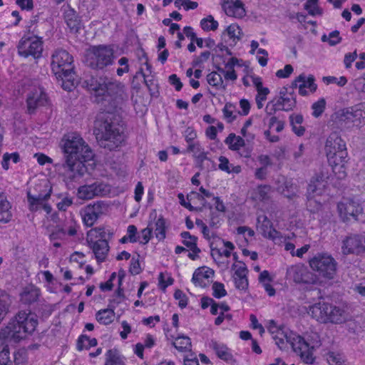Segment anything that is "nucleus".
Returning <instances> with one entry per match:
<instances>
[{
    "label": "nucleus",
    "instance_id": "nucleus-33",
    "mask_svg": "<svg viewBox=\"0 0 365 365\" xmlns=\"http://www.w3.org/2000/svg\"><path fill=\"white\" fill-rule=\"evenodd\" d=\"M277 190L289 200H294L298 196V187L291 181L286 180L277 187Z\"/></svg>",
    "mask_w": 365,
    "mask_h": 365
},
{
    "label": "nucleus",
    "instance_id": "nucleus-4",
    "mask_svg": "<svg viewBox=\"0 0 365 365\" xmlns=\"http://www.w3.org/2000/svg\"><path fill=\"white\" fill-rule=\"evenodd\" d=\"M38 324L36 316L24 311L19 312L8 324L0 331V339H10L17 342L31 334Z\"/></svg>",
    "mask_w": 365,
    "mask_h": 365
},
{
    "label": "nucleus",
    "instance_id": "nucleus-61",
    "mask_svg": "<svg viewBox=\"0 0 365 365\" xmlns=\"http://www.w3.org/2000/svg\"><path fill=\"white\" fill-rule=\"evenodd\" d=\"M183 136L189 145L195 142L194 140L197 138V133L193 128L188 127L184 131Z\"/></svg>",
    "mask_w": 365,
    "mask_h": 365
},
{
    "label": "nucleus",
    "instance_id": "nucleus-30",
    "mask_svg": "<svg viewBox=\"0 0 365 365\" xmlns=\"http://www.w3.org/2000/svg\"><path fill=\"white\" fill-rule=\"evenodd\" d=\"M362 117V110L357 106L345 108L338 113L339 120L346 123H352Z\"/></svg>",
    "mask_w": 365,
    "mask_h": 365
},
{
    "label": "nucleus",
    "instance_id": "nucleus-58",
    "mask_svg": "<svg viewBox=\"0 0 365 365\" xmlns=\"http://www.w3.org/2000/svg\"><path fill=\"white\" fill-rule=\"evenodd\" d=\"M304 8L312 16L319 14L317 0H307L304 4Z\"/></svg>",
    "mask_w": 365,
    "mask_h": 365
},
{
    "label": "nucleus",
    "instance_id": "nucleus-36",
    "mask_svg": "<svg viewBox=\"0 0 365 365\" xmlns=\"http://www.w3.org/2000/svg\"><path fill=\"white\" fill-rule=\"evenodd\" d=\"M209 242L211 251H221L224 249L225 250V251H227V249L230 250L235 249V246L232 242L225 241L217 236H212V238L209 240Z\"/></svg>",
    "mask_w": 365,
    "mask_h": 365
},
{
    "label": "nucleus",
    "instance_id": "nucleus-23",
    "mask_svg": "<svg viewBox=\"0 0 365 365\" xmlns=\"http://www.w3.org/2000/svg\"><path fill=\"white\" fill-rule=\"evenodd\" d=\"M331 304L325 302H319L309 307L308 313L317 322L327 323L329 310H331Z\"/></svg>",
    "mask_w": 365,
    "mask_h": 365
},
{
    "label": "nucleus",
    "instance_id": "nucleus-22",
    "mask_svg": "<svg viewBox=\"0 0 365 365\" xmlns=\"http://www.w3.org/2000/svg\"><path fill=\"white\" fill-rule=\"evenodd\" d=\"M329 165L332 167L333 172L339 173V178L345 176L344 166L346 162L347 152L342 150L336 152L334 155H327Z\"/></svg>",
    "mask_w": 365,
    "mask_h": 365
},
{
    "label": "nucleus",
    "instance_id": "nucleus-5",
    "mask_svg": "<svg viewBox=\"0 0 365 365\" xmlns=\"http://www.w3.org/2000/svg\"><path fill=\"white\" fill-rule=\"evenodd\" d=\"M27 201L29 210L34 212L44 210L46 213L51 211V207L48 200L51 197V187L47 182L43 181L36 184L27 190Z\"/></svg>",
    "mask_w": 365,
    "mask_h": 365
},
{
    "label": "nucleus",
    "instance_id": "nucleus-6",
    "mask_svg": "<svg viewBox=\"0 0 365 365\" xmlns=\"http://www.w3.org/2000/svg\"><path fill=\"white\" fill-rule=\"evenodd\" d=\"M113 51L106 46H94L87 53L86 64L94 69H103L113 61Z\"/></svg>",
    "mask_w": 365,
    "mask_h": 365
},
{
    "label": "nucleus",
    "instance_id": "nucleus-41",
    "mask_svg": "<svg viewBox=\"0 0 365 365\" xmlns=\"http://www.w3.org/2000/svg\"><path fill=\"white\" fill-rule=\"evenodd\" d=\"M225 143L229 149L233 151L240 150L245 145V140L235 133H230L225 140Z\"/></svg>",
    "mask_w": 365,
    "mask_h": 365
},
{
    "label": "nucleus",
    "instance_id": "nucleus-21",
    "mask_svg": "<svg viewBox=\"0 0 365 365\" xmlns=\"http://www.w3.org/2000/svg\"><path fill=\"white\" fill-rule=\"evenodd\" d=\"M48 101L46 94L41 88H35L29 93L26 99L29 113H34L41 106L46 105Z\"/></svg>",
    "mask_w": 365,
    "mask_h": 365
},
{
    "label": "nucleus",
    "instance_id": "nucleus-14",
    "mask_svg": "<svg viewBox=\"0 0 365 365\" xmlns=\"http://www.w3.org/2000/svg\"><path fill=\"white\" fill-rule=\"evenodd\" d=\"M287 274L297 284H315L318 282L317 276L303 264L291 266L287 269Z\"/></svg>",
    "mask_w": 365,
    "mask_h": 365
},
{
    "label": "nucleus",
    "instance_id": "nucleus-34",
    "mask_svg": "<svg viewBox=\"0 0 365 365\" xmlns=\"http://www.w3.org/2000/svg\"><path fill=\"white\" fill-rule=\"evenodd\" d=\"M327 323L341 324L346 319V314L344 309L331 304L329 310Z\"/></svg>",
    "mask_w": 365,
    "mask_h": 365
},
{
    "label": "nucleus",
    "instance_id": "nucleus-24",
    "mask_svg": "<svg viewBox=\"0 0 365 365\" xmlns=\"http://www.w3.org/2000/svg\"><path fill=\"white\" fill-rule=\"evenodd\" d=\"M272 193V187L267 185H260L252 188L250 192V198L256 205L270 200Z\"/></svg>",
    "mask_w": 365,
    "mask_h": 365
},
{
    "label": "nucleus",
    "instance_id": "nucleus-29",
    "mask_svg": "<svg viewBox=\"0 0 365 365\" xmlns=\"http://www.w3.org/2000/svg\"><path fill=\"white\" fill-rule=\"evenodd\" d=\"M342 249L347 251H365V236L356 235L347 237L343 240Z\"/></svg>",
    "mask_w": 365,
    "mask_h": 365
},
{
    "label": "nucleus",
    "instance_id": "nucleus-19",
    "mask_svg": "<svg viewBox=\"0 0 365 365\" xmlns=\"http://www.w3.org/2000/svg\"><path fill=\"white\" fill-rule=\"evenodd\" d=\"M103 214V204L100 202L88 205L81 211L83 222L87 227H92Z\"/></svg>",
    "mask_w": 365,
    "mask_h": 365
},
{
    "label": "nucleus",
    "instance_id": "nucleus-7",
    "mask_svg": "<svg viewBox=\"0 0 365 365\" xmlns=\"http://www.w3.org/2000/svg\"><path fill=\"white\" fill-rule=\"evenodd\" d=\"M137 54L139 56V60L142 66L133 78L137 80L142 78L147 86L150 95L158 97L160 93L158 81V79L152 75L151 66L148 63L146 53L143 49H140L138 51Z\"/></svg>",
    "mask_w": 365,
    "mask_h": 365
},
{
    "label": "nucleus",
    "instance_id": "nucleus-44",
    "mask_svg": "<svg viewBox=\"0 0 365 365\" xmlns=\"http://www.w3.org/2000/svg\"><path fill=\"white\" fill-rule=\"evenodd\" d=\"M115 313L111 309L99 310L96 314V320L104 325H108L114 320Z\"/></svg>",
    "mask_w": 365,
    "mask_h": 365
},
{
    "label": "nucleus",
    "instance_id": "nucleus-42",
    "mask_svg": "<svg viewBox=\"0 0 365 365\" xmlns=\"http://www.w3.org/2000/svg\"><path fill=\"white\" fill-rule=\"evenodd\" d=\"M280 237L279 240H273L275 244L279 245H284L286 251H293L295 249V236L293 233L289 235H282L280 232L278 235Z\"/></svg>",
    "mask_w": 365,
    "mask_h": 365
},
{
    "label": "nucleus",
    "instance_id": "nucleus-25",
    "mask_svg": "<svg viewBox=\"0 0 365 365\" xmlns=\"http://www.w3.org/2000/svg\"><path fill=\"white\" fill-rule=\"evenodd\" d=\"M222 8L227 16L242 18L245 16V9L240 0H223Z\"/></svg>",
    "mask_w": 365,
    "mask_h": 365
},
{
    "label": "nucleus",
    "instance_id": "nucleus-56",
    "mask_svg": "<svg viewBox=\"0 0 365 365\" xmlns=\"http://www.w3.org/2000/svg\"><path fill=\"white\" fill-rule=\"evenodd\" d=\"M232 269H235L233 277H245L248 273V270L244 263L240 262L239 265L234 264Z\"/></svg>",
    "mask_w": 365,
    "mask_h": 365
},
{
    "label": "nucleus",
    "instance_id": "nucleus-15",
    "mask_svg": "<svg viewBox=\"0 0 365 365\" xmlns=\"http://www.w3.org/2000/svg\"><path fill=\"white\" fill-rule=\"evenodd\" d=\"M289 343L294 351L300 356L306 364H312L314 357L312 354L313 347L304 339L301 336L292 332L289 338Z\"/></svg>",
    "mask_w": 365,
    "mask_h": 365
},
{
    "label": "nucleus",
    "instance_id": "nucleus-32",
    "mask_svg": "<svg viewBox=\"0 0 365 365\" xmlns=\"http://www.w3.org/2000/svg\"><path fill=\"white\" fill-rule=\"evenodd\" d=\"M209 346L215 351V354L220 359L226 362L233 361V356L226 345L212 340Z\"/></svg>",
    "mask_w": 365,
    "mask_h": 365
},
{
    "label": "nucleus",
    "instance_id": "nucleus-18",
    "mask_svg": "<svg viewBox=\"0 0 365 365\" xmlns=\"http://www.w3.org/2000/svg\"><path fill=\"white\" fill-rule=\"evenodd\" d=\"M292 86L299 88V93L305 96L314 93L317 88L315 78L313 75L307 76L302 73L298 76L292 83Z\"/></svg>",
    "mask_w": 365,
    "mask_h": 365
},
{
    "label": "nucleus",
    "instance_id": "nucleus-9",
    "mask_svg": "<svg viewBox=\"0 0 365 365\" xmlns=\"http://www.w3.org/2000/svg\"><path fill=\"white\" fill-rule=\"evenodd\" d=\"M18 54L24 58L29 56L38 59L42 56L43 41L36 36H24L17 46Z\"/></svg>",
    "mask_w": 365,
    "mask_h": 365
},
{
    "label": "nucleus",
    "instance_id": "nucleus-35",
    "mask_svg": "<svg viewBox=\"0 0 365 365\" xmlns=\"http://www.w3.org/2000/svg\"><path fill=\"white\" fill-rule=\"evenodd\" d=\"M11 205L4 192H0V222H8L11 218Z\"/></svg>",
    "mask_w": 365,
    "mask_h": 365
},
{
    "label": "nucleus",
    "instance_id": "nucleus-54",
    "mask_svg": "<svg viewBox=\"0 0 365 365\" xmlns=\"http://www.w3.org/2000/svg\"><path fill=\"white\" fill-rule=\"evenodd\" d=\"M326 106V102L324 98L319 99L318 101L315 102L312 108L313 109V115L314 117H319L324 112Z\"/></svg>",
    "mask_w": 365,
    "mask_h": 365
},
{
    "label": "nucleus",
    "instance_id": "nucleus-2",
    "mask_svg": "<svg viewBox=\"0 0 365 365\" xmlns=\"http://www.w3.org/2000/svg\"><path fill=\"white\" fill-rule=\"evenodd\" d=\"M61 147L63 153V162L59 171L66 184L78 182L87 173L84 163L92 160L94 154L83 138L76 133L65 135Z\"/></svg>",
    "mask_w": 365,
    "mask_h": 365
},
{
    "label": "nucleus",
    "instance_id": "nucleus-43",
    "mask_svg": "<svg viewBox=\"0 0 365 365\" xmlns=\"http://www.w3.org/2000/svg\"><path fill=\"white\" fill-rule=\"evenodd\" d=\"M219 169L227 173L239 174L242 170L240 165H233L230 164L229 160L225 156H220L219 158Z\"/></svg>",
    "mask_w": 365,
    "mask_h": 365
},
{
    "label": "nucleus",
    "instance_id": "nucleus-49",
    "mask_svg": "<svg viewBox=\"0 0 365 365\" xmlns=\"http://www.w3.org/2000/svg\"><path fill=\"white\" fill-rule=\"evenodd\" d=\"M200 26L204 31H215L217 29L218 23L212 16H209L201 20Z\"/></svg>",
    "mask_w": 365,
    "mask_h": 365
},
{
    "label": "nucleus",
    "instance_id": "nucleus-12",
    "mask_svg": "<svg viewBox=\"0 0 365 365\" xmlns=\"http://www.w3.org/2000/svg\"><path fill=\"white\" fill-rule=\"evenodd\" d=\"M112 236V232L99 227L93 228L87 232L86 240L93 251H109L108 241Z\"/></svg>",
    "mask_w": 365,
    "mask_h": 365
},
{
    "label": "nucleus",
    "instance_id": "nucleus-37",
    "mask_svg": "<svg viewBox=\"0 0 365 365\" xmlns=\"http://www.w3.org/2000/svg\"><path fill=\"white\" fill-rule=\"evenodd\" d=\"M11 303L12 299L10 295L4 290L0 289V322L9 312Z\"/></svg>",
    "mask_w": 365,
    "mask_h": 365
},
{
    "label": "nucleus",
    "instance_id": "nucleus-38",
    "mask_svg": "<svg viewBox=\"0 0 365 365\" xmlns=\"http://www.w3.org/2000/svg\"><path fill=\"white\" fill-rule=\"evenodd\" d=\"M291 334H292V331H289L283 327L277 333L272 336V338L280 349H284L287 348V345L289 341V338Z\"/></svg>",
    "mask_w": 365,
    "mask_h": 365
},
{
    "label": "nucleus",
    "instance_id": "nucleus-64",
    "mask_svg": "<svg viewBox=\"0 0 365 365\" xmlns=\"http://www.w3.org/2000/svg\"><path fill=\"white\" fill-rule=\"evenodd\" d=\"M235 287L240 290H246L248 287L247 277H235L234 278Z\"/></svg>",
    "mask_w": 365,
    "mask_h": 365
},
{
    "label": "nucleus",
    "instance_id": "nucleus-26",
    "mask_svg": "<svg viewBox=\"0 0 365 365\" xmlns=\"http://www.w3.org/2000/svg\"><path fill=\"white\" fill-rule=\"evenodd\" d=\"M346 150V144L337 133H331L325 143L327 155H334L336 152Z\"/></svg>",
    "mask_w": 365,
    "mask_h": 365
},
{
    "label": "nucleus",
    "instance_id": "nucleus-47",
    "mask_svg": "<svg viewBox=\"0 0 365 365\" xmlns=\"http://www.w3.org/2000/svg\"><path fill=\"white\" fill-rule=\"evenodd\" d=\"M77 232V230L75 225H70L68 229L66 228H58L56 232H53L51 235V239L62 238L66 235L69 236H74Z\"/></svg>",
    "mask_w": 365,
    "mask_h": 365
},
{
    "label": "nucleus",
    "instance_id": "nucleus-48",
    "mask_svg": "<svg viewBox=\"0 0 365 365\" xmlns=\"http://www.w3.org/2000/svg\"><path fill=\"white\" fill-rule=\"evenodd\" d=\"M207 81L210 86L219 88L222 86L223 80L220 73L212 71L207 76Z\"/></svg>",
    "mask_w": 365,
    "mask_h": 365
},
{
    "label": "nucleus",
    "instance_id": "nucleus-53",
    "mask_svg": "<svg viewBox=\"0 0 365 365\" xmlns=\"http://www.w3.org/2000/svg\"><path fill=\"white\" fill-rule=\"evenodd\" d=\"M0 365H13V361L10 356L9 349L4 346L0 352Z\"/></svg>",
    "mask_w": 365,
    "mask_h": 365
},
{
    "label": "nucleus",
    "instance_id": "nucleus-46",
    "mask_svg": "<svg viewBox=\"0 0 365 365\" xmlns=\"http://www.w3.org/2000/svg\"><path fill=\"white\" fill-rule=\"evenodd\" d=\"M106 361L110 365H125L123 357L116 349H109L107 351Z\"/></svg>",
    "mask_w": 365,
    "mask_h": 365
},
{
    "label": "nucleus",
    "instance_id": "nucleus-51",
    "mask_svg": "<svg viewBox=\"0 0 365 365\" xmlns=\"http://www.w3.org/2000/svg\"><path fill=\"white\" fill-rule=\"evenodd\" d=\"M227 34L231 38H233L234 41L240 40L242 36V30L240 26L236 24H230L227 29Z\"/></svg>",
    "mask_w": 365,
    "mask_h": 365
},
{
    "label": "nucleus",
    "instance_id": "nucleus-28",
    "mask_svg": "<svg viewBox=\"0 0 365 365\" xmlns=\"http://www.w3.org/2000/svg\"><path fill=\"white\" fill-rule=\"evenodd\" d=\"M65 21L71 32L78 33L81 27V21L74 9L67 5L63 7Z\"/></svg>",
    "mask_w": 365,
    "mask_h": 365
},
{
    "label": "nucleus",
    "instance_id": "nucleus-60",
    "mask_svg": "<svg viewBox=\"0 0 365 365\" xmlns=\"http://www.w3.org/2000/svg\"><path fill=\"white\" fill-rule=\"evenodd\" d=\"M210 56V52L208 51H203L199 56H195L192 61L194 66H200L205 61H207Z\"/></svg>",
    "mask_w": 365,
    "mask_h": 365
},
{
    "label": "nucleus",
    "instance_id": "nucleus-52",
    "mask_svg": "<svg viewBox=\"0 0 365 365\" xmlns=\"http://www.w3.org/2000/svg\"><path fill=\"white\" fill-rule=\"evenodd\" d=\"M327 361L330 365H346L342 356L334 352H329Z\"/></svg>",
    "mask_w": 365,
    "mask_h": 365
},
{
    "label": "nucleus",
    "instance_id": "nucleus-63",
    "mask_svg": "<svg viewBox=\"0 0 365 365\" xmlns=\"http://www.w3.org/2000/svg\"><path fill=\"white\" fill-rule=\"evenodd\" d=\"M174 297L179 300V306L181 308H185L187 304V299L186 295L180 289L175 292Z\"/></svg>",
    "mask_w": 365,
    "mask_h": 365
},
{
    "label": "nucleus",
    "instance_id": "nucleus-8",
    "mask_svg": "<svg viewBox=\"0 0 365 365\" xmlns=\"http://www.w3.org/2000/svg\"><path fill=\"white\" fill-rule=\"evenodd\" d=\"M326 182L322 177H314L307 187V206L312 212L318 211L324 200L322 199L325 192Z\"/></svg>",
    "mask_w": 365,
    "mask_h": 365
},
{
    "label": "nucleus",
    "instance_id": "nucleus-11",
    "mask_svg": "<svg viewBox=\"0 0 365 365\" xmlns=\"http://www.w3.org/2000/svg\"><path fill=\"white\" fill-rule=\"evenodd\" d=\"M159 222L160 218L154 222H149L147 227L143 229L140 233H138V229L135 225H130L127 228L126 235L119 242L122 244L139 242L140 244L145 245L150 240L153 229L155 228V231H158Z\"/></svg>",
    "mask_w": 365,
    "mask_h": 365
},
{
    "label": "nucleus",
    "instance_id": "nucleus-57",
    "mask_svg": "<svg viewBox=\"0 0 365 365\" xmlns=\"http://www.w3.org/2000/svg\"><path fill=\"white\" fill-rule=\"evenodd\" d=\"M13 356L12 361L15 365H22L26 361V353L24 350H18L14 353Z\"/></svg>",
    "mask_w": 365,
    "mask_h": 365
},
{
    "label": "nucleus",
    "instance_id": "nucleus-40",
    "mask_svg": "<svg viewBox=\"0 0 365 365\" xmlns=\"http://www.w3.org/2000/svg\"><path fill=\"white\" fill-rule=\"evenodd\" d=\"M251 81L257 91L255 98L266 101L267 95L269 93V90L268 88L263 86L262 78L259 76L252 75Z\"/></svg>",
    "mask_w": 365,
    "mask_h": 365
},
{
    "label": "nucleus",
    "instance_id": "nucleus-45",
    "mask_svg": "<svg viewBox=\"0 0 365 365\" xmlns=\"http://www.w3.org/2000/svg\"><path fill=\"white\" fill-rule=\"evenodd\" d=\"M222 113L225 120L230 123H232L239 115L238 110L236 109V106L231 103H227L222 108Z\"/></svg>",
    "mask_w": 365,
    "mask_h": 365
},
{
    "label": "nucleus",
    "instance_id": "nucleus-39",
    "mask_svg": "<svg viewBox=\"0 0 365 365\" xmlns=\"http://www.w3.org/2000/svg\"><path fill=\"white\" fill-rule=\"evenodd\" d=\"M170 336L173 339H175V341L172 342V344L179 351L182 352L191 351L192 344L190 337L185 335L178 336L177 337H174L173 336Z\"/></svg>",
    "mask_w": 365,
    "mask_h": 365
},
{
    "label": "nucleus",
    "instance_id": "nucleus-1",
    "mask_svg": "<svg viewBox=\"0 0 365 365\" xmlns=\"http://www.w3.org/2000/svg\"><path fill=\"white\" fill-rule=\"evenodd\" d=\"M83 85L96 96L110 102L113 109L101 112L96 117L94 133L98 144L109 150L118 148L125 138L122 117L118 113L128 98L125 86L116 80L98 76H90Z\"/></svg>",
    "mask_w": 365,
    "mask_h": 365
},
{
    "label": "nucleus",
    "instance_id": "nucleus-17",
    "mask_svg": "<svg viewBox=\"0 0 365 365\" xmlns=\"http://www.w3.org/2000/svg\"><path fill=\"white\" fill-rule=\"evenodd\" d=\"M109 189L106 184L96 181L91 185H85L78 188L77 196L81 200H91L95 197L106 195Z\"/></svg>",
    "mask_w": 365,
    "mask_h": 365
},
{
    "label": "nucleus",
    "instance_id": "nucleus-3",
    "mask_svg": "<svg viewBox=\"0 0 365 365\" xmlns=\"http://www.w3.org/2000/svg\"><path fill=\"white\" fill-rule=\"evenodd\" d=\"M51 69L62 88L71 91L78 85L76 73L73 71V56L66 50L58 49L51 56Z\"/></svg>",
    "mask_w": 365,
    "mask_h": 365
},
{
    "label": "nucleus",
    "instance_id": "nucleus-20",
    "mask_svg": "<svg viewBox=\"0 0 365 365\" xmlns=\"http://www.w3.org/2000/svg\"><path fill=\"white\" fill-rule=\"evenodd\" d=\"M257 230L265 237L272 240H279V232L273 227L271 220L264 214H259L257 219Z\"/></svg>",
    "mask_w": 365,
    "mask_h": 365
},
{
    "label": "nucleus",
    "instance_id": "nucleus-10",
    "mask_svg": "<svg viewBox=\"0 0 365 365\" xmlns=\"http://www.w3.org/2000/svg\"><path fill=\"white\" fill-rule=\"evenodd\" d=\"M309 266L324 278L334 279L336 273V263L333 257L325 254H318L309 260Z\"/></svg>",
    "mask_w": 365,
    "mask_h": 365
},
{
    "label": "nucleus",
    "instance_id": "nucleus-27",
    "mask_svg": "<svg viewBox=\"0 0 365 365\" xmlns=\"http://www.w3.org/2000/svg\"><path fill=\"white\" fill-rule=\"evenodd\" d=\"M214 272L211 269L198 268L193 273L192 281L195 286L205 287L210 284V279L212 278Z\"/></svg>",
    "mask_w": 365,
    "mask_h": 365
},
{
    "label": "nucleus",
    "instance_id": "nucleus-31",
    "mask_svg": "<svg viewBox=\"0 0 365 365\" xmlns=\"http://www.w3.org/2000/svg\"><path fill=\"white\" fill-rule=\"evenodd\" d=\"M40 295L41 292L38 288L33 285L28 286L21 294V301L23 304H31L38 300Z\"/></svg>",
    "mask_w": 365,
    "mask_h": 365
},
{
    "label": "nucleus",
    "instance_id": "nucleus-16",
    "mask_svg": "<svg viewBox=\"0 0 365 365\" xmlns=\"http://www.w3.org/2000/svg\"><path fill=\"white\" fill-rule=\"evenodd\" d=\"M337 208L339 214L344 221L349 220L350 217L356 220L363 211L359 202L354 199H344L338 203Z\"/></svg>",
    "mask_w": 365,
    "mask_h": 365
},
{
    "label": "nucleus",
    "instance_id": "nucleus-59",
    "mask_svg": "<svg viewBox=\"0 0 365 365\" xmlns=\"http://www.w3.org/2000/svg\"><path fill=\"white\" fill-rule=\"evenodd\" d=\"M323 81L327 84L335 83L339 86H344L347 83V79L344 76L337 78L334 76H326L323 78Z\"/></svg>",
    "mask_w": 365,
    "mask_h": 365
},
{
    "label": "nucleus",
    "instance_id": "nucleus-13",
    "mask_svg": "<svg viewBox=\"0 0 365 365\" xmlns=\"http://www.w3.org/2000/svg\"><path fill=\"white\" fill-rule=\"evenodd\" d=\"M296 106V99L293 93L288 92L287 87H282L274 101L267 103L266 112L272 115L277 110L289 111Z\"/></svg>",
    "mask_w": 365,
    "mask_h": 365
},
{
    "label": "nucleus",
    "instance_id": "nucleus-55",
    "mask_svg": "<svg viewBox=\"0 0 365 365\" xmlns=\"http://www.w3.org/2000/svg\"><path fill=\"white\" fill-rule=\"evenodd\" d=\"M213 296L215 298L220 299L227 294L224 284L220 282H215L212 284Z\"/></svg>",
    "mask_w": 365,
    "mask_h": 365
},
{
    "label": "nucleus",
    "instance_id": "nucleus-50",
    "mask_svg": "<svg viewBox=\"0 0 365 365\" xmlns=\"http://www.w3.org/2000/svg\"><path fill=\"white\" fill-rule=\"evenodd\" d=\"M322 41L324 42H328L330 46H335L341 41L339 36V32L334 31L331 32L329 36L323 35Z\"/></svg>",
    "mask_w": 365,
    "mask_h": 365
},
{
    "label": "nucleus",
    "instance_id": "nucleus-62",
    "mask_svg": "<svg viewBox=\"0 0 365 365\" xmlns=\"http://www.w3.org/2000/svg\"><path fill=\"white\" fill-rule=\"evenodd\" d=\"M293 71L292 66L287 64L283 69H279L276 72V76L279 78H286L292 73Z\"/></svg>",
    "mask_w": 365,
    "mask_h": 365
}]
</instances>
